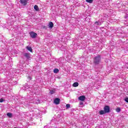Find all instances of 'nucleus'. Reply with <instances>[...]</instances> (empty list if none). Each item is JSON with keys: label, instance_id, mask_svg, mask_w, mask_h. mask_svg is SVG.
Returning <instances> with one entry per match:
<instances>
[{"label": "nucleus", "instance_id": "obj_1", "mask_svg": "<svg viewBox=\"0 0 128 128\" xmlns=\"http://www.w3.org/2000/svg\"><path fill=\"white\" fill-rule=\"evenodd\" d=\"M100 55H98L96 56L94 60V62L95 64H98L100 62Z\"/></svg>", "mask_w": 128, "mask_h": 128}, {"label": "nucleus", "instance_id": "obj_2", "mask_svg": "<svg viewBox=\"0 0 128 128\" xmlns=\"http://www.w3.org/2000/svg\"><path fill=\"white\" fill-rule=\"evenodd\" d=\"M104 112L106 114H108L110 112V108L108 106H105L104 107Z\"/></svg>", "mask_w": 128, "mask_h": 128}, {"label": "nucleus", "instance_id": "obj_3", "mask_svg": "<svg viewBox=\"0 0 128 128\" xmlns=\"http://www.w3.org/2000/svg\"><path fill=\"white\" fill-rule=\"evenodd\" d=\"M30 38H36L38 36V34L34 32H30Z\"/></svg>", "mask_w": 128, "mask_h": 128}, {"label": "nucleus", "instance_id": "obj_4", "mask_svg": "<svg viewBox=\"0 0 128 128\" xmlns=\"http://www.w3.org/2000/svg\"><path fill=\"white\" fill-rule=\"evenodd\" d=\"M23 56L26 60H30V53L25 52L23 54Z\"/></svg>", "mask_w": 128, "mask_h": 128}, {"label": "nucleus", "instance_id": "obj_5", "mask_svg": "<svg viewBox=\"0 0 128 128\" xmlns=\"http://www.w3.org/2000/svg\"><path fill=\"white\" fill-rule=\"evenodd\" d=\"M60 99L59 98H56L54 100V104H60Z\"/></svg>", "mask_w": 128, "mask_h": 128}, {"label": "nucleus", "instance_id": "obj_6", "mask_svg": "<svg viewBox=\"0 0 128 128\" xmlns=\"http://www.w3.org/2000/svg\"><path fill=\"white\" fill-rule=\"evenodd\" d=\"M22 88L24 90H28V88H30V86L26 84L25 86H23Z\"/></svg>", "mask_w": 128, "mask_h": 128}, {"label": "nucleus", "instance_id": "obj_7", "mask_svg": "<svg viewBox=\"0 0 128 128\" xmlns=\"http://www.w3.org/2000/svg\"><path fill=\"white\" fill-rule=\"evenodd\" d=\"M78 100H82V102H84V100H86V96H79Z\"/></svg>", "mask_w": 128, "mask_h": 128}, {"label": "nucleus", "instance_id": "obj_8", "mask_svg": "<svg viewBox=\"0 0 128 128\" xmlns=\"http://www.w3.org/2000/svg\"><path fill=\"white\" fill-rule=\"evenodd\" d=\"M20 2L23 6H26L28 4V0H20Z\"/></svg>", "mask_w": 128, "mask_h": 128}, {"label": "nucleus", "instance_id": "obj_9", "mask_svg": "<svg viewBox=\"0 0 128 128\" xmlns=\"http://www.w3.org/2000/svg\"><path fill=\"white\" fill-rule=\"evenodd\" d=\"M48 26L50 28H54V23L52 22H50Z\"/></svg>", "mask_w": 128, "mask_h": 128}, {"label": "nucleus", "instance_id": "obj_10", "mask_svg": "<svg viewBox=\"0 0 128 128\" xmlns=\"http://www.w3.org/2000/svg\"><path fill=\"white\" fill-rule=\"evenodd\" d=\"M26 50H28L30 52H32V47H30V46H27L26 47Z\"/></svg>", "mask_w": 128, "mask_h": 128}, {"label": "nucleus", "instance_id": "obj_11", "mask_svg": "<svg viewBox=\"0 0 128 128\" xmlns=\"http://www.w3.org/2000/svg\"><path fill=\"white\" fill-rule=\"evenodd\" d=\"M34 10H35L36 12H38V10H40V8H38V6L37 5H35L34 6Z\"/></svg>", "mask_w": 128, "mask_h": 128}, {"label": "nucleus", "instance_id": "obj_12", "mask_svg": "<svg viewBox=\"0 0 128 128\" xmlns=\"http://www.w3.org/2000/svg\"><path fill=\"white\" fill-rule=\"evenodd\" d=\"M72 86L74 88H76V86H78V82H75L73 84Z\"/></svg>", "mask_w": 128, "mask_h": 128}, {"label": "nucleus", "instance_id": "obj_13", "mask_svg": "<svg viewBox=\"0 0 128 128\" xmlns=\"http://www.w3.org/2000/svg\"><path fill=\"white\" fill-rule=\"evenodd\" d=\"M7 116H8V118H12V114L10 112L7 113Z\"/></svg>", "mask_w": 128, "mask_h": 128}, {"label": "nucleus", "instance_id": "obj_14", "mask_svg": "<svg viewBox=\"0 0 128 128\" xmlns=\"http://www.w3.org/2000/svg\"><path fill=\"white\" fill-rule=\"evenodd\" d=\"M58 72H60V70H58V68H54V74H58Z\"/></svg>", "mask_w": 128, "mask_h": 128}, {"label": "nucleus", "instance_id": "obj_15", "mask_svg": "<svg viewBox=\"0 0 128 128\" xmlns=\"http://www.w3.org/2000/svg\"><path fill=\"white\" fill-rule=\"evenodd\" d=\"M99 114H106V112H104V110H101L99 112Z\"/></svg>", "mask_w": 128, "mask_h": 128}, {"label": "nucleus", "instance_id": "obj_16", "mask_svg": "<svg viewBox=\"0 0 128 128\" xmlns=\"http://www.w3.org/2000/svg\"><path fill=\"white\" fill-rule=\"evenodd\" d=\"M55 93H56V90H50V94H55Z\"/></svg>", "mask_w": 128, "mask_h": 128}, {"label": "nucleus", "instance_id": "obj_17", "mask_svg": "<svg viewBox=\"0 0 128 128\" xmlns=\"http://www.w3.org/2000/svg\"><path fill=\"white\" fill-rule=\"evenodd\" d=\"M120 110H120V108H116V112H120Z\"/></svg>", "mask_w": 128, "mask_h": 128}, {"label": "nucleus", "instance_id": "obj_18", "mask_svg": "<svg viewBox=\"0 0 128 128\" xmlns=\"http://www.w3.org/2000/svg\"><path fill=\"white\" fill-rule=\"evenodd\" d=\"M86 2H89V4H92L93 0H86Z\"/></svg>", "mask_w": 128, "mask_h": 128}, {"label": "nucleus", "instance_id": "obj_19", "mask_svg": "<svg viewBox=\"0 0 128 128\" xmlns=\"http://www.w3.org/2000/svg\"><path fill=\"white\" fill-rule=\"evenodd\" d=\"M70 108V104H66V108Z\"/></svg>", "mask_w": 128, "mask_h": 128}, {"label": "nucleus", "instance_id": "obj_20", "mask_svg": "<svg viewBox=\"0 0 128 128\" xmlns=\"http://www.w3.org/2000/svg\"><path fill=\"white\" fill-rule=\"evenodd\" d=\"M38 100H34L33 102V104H38Z\"/></svg>", "mask_w": 128, "mask_h": 128}, {"label": "nucleus", "instance_id": "obj_21", "mask_svg": "<svg viewBox=\"0 0 128 128\" xmlns=\"http://www.w3.org/2000/svg\"><path fill=\"white\" fill-rule=\"evenodd\" d=\"M124 100H125V102H128V98H125Z\"/></svg>", "mask_w": 128, "mask_h": 128}, {"label": "nucleus", "instance_id": "obj_22", "mask_svg": "<svg viewBox=\"0 0 128 128\" xmlns=\"http://www.w3.org/2000/svg\"><path fill=\"white\" fill-rule=\"evenodd\" d=\"M128 18V14H126V16H124V18Z\"/></svg>", "mask_w": 128, "mask_h": 128}, {"label": "nucleus", "instance_id": "obj_23", "mask_svg": "<svg viewBox=\"0 0 128 128\" xmlns=\"http://www.w3.org/2000/svg\"><path fill=\"white\" fill-rule=\"evenodd\" d=\"M4 102V99L0 98V102Z\"/></svg>", "mask_w": 128, "mask_h": 128}, {"label": "nucleus", "instance_id": "obj_24", "mask_svg": "<svg viewBox=\"0 0 128 128\" xmlns=\"http://www.w3.org/2000/svg\"><path fill=\"white\" fill-rule=\"evenodd\" d=\"M82 104H84V103L82 102H80V106H82Z\"/></svg>", "mask_w": 128, "mask_h": 128}, {"label": "nucleus", "instance_id": "obj_25", "mask_svg": "<svg viewBox=\"0 0 128 128\" xmlns=\"http://www.w3.org/2000/svg\"><path fill=\"white\" fill-rule=\"evenodd\" d=\"M95 24H98V22H96Z\"/></svg>", "mask_w": 128, "mask_h": 128}, {"label": "nucleus", "instance_id": "obj_26", "mask_svg": "<svg viewBox=\"0 0 128 128\" xmlns=\"http://www.w3.org/2000/svg\"><path fill=\"white\" fill-rule=\"evenodd\" d=\"M16 128V127H15V128Z\"/></svg>", "mask_w": 128, "mask_h": 128}]
</instances>
